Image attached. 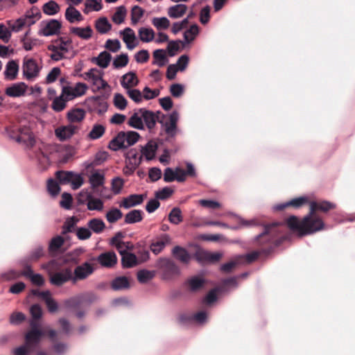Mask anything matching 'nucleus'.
<instances>
[{"label":"nucleus","mask_w":355,"mask_h":355,"mask_svg":"<svg viewBox=\"0 0 355 355\" xmlns=\"http://www.w3.org/2000/svg\"><path fill=\"white\" fill-rule=\"evenodd\" d=\"M85 112L82 108H75L67 112V118L70 123H78L84 119Z\"/></svg>","instance_id":"nucleus-39"},{"label":"nucleus","mask_w":355,"mask_h":355,"mask_svg":"<svg viewBox=\"0 0 355 355\" xmlns=\"http://www.w3.org/2000/svg\"><path fill=\"white\" fill-rule=\"evenodd\" d=\"M95 28L101 34H105L111 30L112 24L106 17H103L96 21Z\"/></svg>","instance_id":"nucleus-43"},{"label":"nucleus","mask_w":355,"mask_h":355,"mask_svg":"<svg viewBox=\"0 0 355 355\" xmlns=\"http://www.w3.org/2000/svg\"><path fill=\"white\" fill-rule=\"evenodd\" d=\"M119 33L123 35V41L125 43L128 49L132 50L137 46L136 35L132 28L127 27L120 31Z\"/></svg>","instance_id":"nucleus-23"},{"label":"nucleus","mask_w":355,"mask_h":355,"mask_svg":"<svg viewBox=\"0 0 355 355\" xmlns=\"http://www.w3.org/2000/svg\"><path fill=\"white\" fill-rule=\"evenodd\" d=\"M62 266L60 261L52 259L42 266L49 275V282L58 287L68 282L73 283L72 269L70 267L62 268Z\"/></svg>","instance_id":"nucleus-2"},{"label":"nucleus","mask_w":355,"mask_h":355,"mask_svg":"<svg viewBox=\"0 0 355 355\" xmlns=\"http://www.w3.org/2000/svg\"><path fill=\"white\" fill-rule=\"evenodd\" d=\"M168 220L173 225H178L183 220L182 211L179 207H173L168 214Z\"/></svg>","instance_id":"nucleus-55"},{"label":"nucleus","mask_w":355,"mask_h":355,"mask_svg":"<svg viewBox=\"0 0 355 355\" xmlns=\"http://www.w3.org/2000/svg\"><path fill=\"white\" fill-rule=\"evenodd\" d=\"M108 148L113 151H117L122 148H127L126 142L124 137V132H119L109 143Z\"/></svg>","instance_id":"nucleus-30"},{"label":"nucleus","mask_w":355,"mask_h":355,"mask_svg":"<svg viewBox=\"0 0 355 355\" xmlns=\"http://www.w3.org/2000/svg\"><path fill=\"white\" fill-rule=\"evenodd\" d=\"M187 10V6L183 3H179L171 6L168 9V15L172 19H178L182 17Z\"/></svg>","instance_id":"nucleus-35"},{"label":"nucleus","mask_w":355,"mask_h":355,"mask_svg":"<svg viewBox=\"0 0 355 355\" xmlns=\"http://www.w3.org/2000/svg\"><path fill=\"white\" fill-rule=\"evenodd\" d=\"M157 149V144L155 141H150L141 150V155L145 157L147 160L153 159L155 156Z\"/></svg>","instance_id":"nucleus-37"},{"label":"nucleus","mask_w":355,"mask_h":355,"mask_svg":"<svg viewBox=\"0 0 355 355\" xmlns=\"http://www.w3.org/2000/svg\"><path fill=\"white\" fill-rule=\"evenodd\" d=\"M143 211L140 209H133L128 211L124 216V223L135 224L141 222L143 220Z\"/></svg>","instance_id":"nucleus-33"},{"label":"nucleus","mask_w":355,"mask_h":355,"mask_svg":"<svg viewBox=\"0 0 355 355\" xmlns=\"http://www.w3.org/2000/svg\"><path fill=\"white\" fill-rule=\"evenodd\" d=\"M162 279L171 281L181 275L180 267L175 262L167 257H160L155 265Z\"/></svg>","instance_id":"nucleus-5"},{"label":"nucleus","mask_w":355,"mask_h":355,"mask_svg":"<svg viewBox=\"0 0 355 355\" xmlns=\"http://www.w3.org/2000/svg\"><path fill=\"white\" fill-rule=\"evenodd\" d=\"M86 84L77 83L73 87L64 85L62 87V94L65 95L67 100L72 101L78 97L83 96L87 91Z\"/></svg>","instance_id":"nucleus-14"},{"label":"nucleus","mask_w":355,"mask_h":355,"mask_svg":"<svg viewBox=\"0 0 355 355\" xmlns=\"http://www.w3.org/2000/svg\"><path fill=\"white\" fill-rule=\"evenodd\" d=\"M78 128L73 124L60 126L55 130V135L60 141L70 139L76 132Z\"/></svg>","instance_id":"nucleus-20"},{"label":"nucleus","mask_w":355,"mask_h":355,"mask_svg":"<svg viewBox=\"0 0 355 355\" xmlns=\"http://www.w3.org/2000/svg\"><path fill=\"white\" fill-rule=\"evenodd\" d=\"M28 85L24 82H19L12 84L5 90L6 96L12 98H18L24 96L26 93Z\"/></svg>","instance_id":"nucleus-19"},{"label":"nucleus","mask_w":355,"mask_h":355,"mask_svg":"<svg viewBox=\"0 0 355 355\" xmlns=\"http://www.w3.org/2000/svg\"><path fill=\"white\" fill-rule=\"evenodd\" d=\"M64 240L62 236L53 237L49 242V251L50 253L55 252L63 245Z\"/></svg>","instance_id":"nucleus-56"},{"label":"nucleus","mask_w":355,"mask_h":355,"mask_svg":"<svg viewBox=\"0 0 355 355\" xmlns=\"http://www.w3.org/2000/svg\"><path fill=\"white\" fill-rule=\"evenodd\" d=\"M105 175L99 171H95L91 173L89 177V183L94 193L102 198L107 199L110 198V196H107L105 192L108 191V189L105 187Z\"/></svg>","instance_id":"nucleus-8"},{"label":"nucleus","mask_w":355,"mask_h":355,"mask_svg":"<svg viewBox=\"0 0 355 355\" xmlns=\"http://www.w3.org/2000/svg\"><path fill=\"white\" fill-rule=\"evenodd\" d=\"M78 202L80 204H86L89 211H101L104 208V202L98 198H94L93 194L87 190H82L79 193Z\"/></svg>","instance_id":"nucleus-10"},{"label":"nucleus","mask_w":355,"mask_h":355,"mask_svg":"<svg viewBox=\"0 0 355 355\" xmlns=\"http://www.w3.org/2000/svg\"><path fill=\"white\" fill-rule=\"evenodd\" d=\"M64 16L66 19L71 24L81 21L83 19V17L80 11L71 6H69L66 9Z\"/></svg>","instance_id":"nucleus-34"},{"label":"nucleus","mask_w":355,"mask_h":355,"mask_svg":"<svg viewBox=\"0 0 355 355\" xmlns=\"http://www.w3.org/2000/svg\"><path fill=\"white\" fill-rule=\"evenodd\" d=\"M122 217H123L122 211L116 207H112L107 211V213L105 214L106 220L110 223H115L119 220H120Z\"/></svg>","instance_id":"nucleus-48"},{"label":"nucleus","mask_w":355,"mask_h":355,"mask_svg":"<svg viewBox=\"0 0 355 355\" xmlns=\"http://www.w3.org/2000/svg\"><path fill=\"white\" fill-rule=\"evenodd\" d=\"M171 254L177 261L184 264H188L191 259L188 250L179 245H176L172 249Z\"/></svg>","instance_id":"nucleus-26"},{"label":"nucleus","mask_w":355,"mask_h":355,"mask_svg":"<svg viewBox=\"0 0 355 355\" xmlns=\"http://www.w3.org/2000/svg\"><path fill=\"white\" fill-rule=\"evenodd\" d=\"M308 202V198L306 196H300L293 198L289 201L275 205L272 207L274 211H282L284 208L292 206L294 208H300Z\"/></svg>","instance_id":"nucleus-21"},{"label":"nucleus","mask_w":355,"mask_h":355,"mask_svg":"<svg viewBox=\"0 0 355 355\" xmlns=\"http://www.w3.org/2000/svg\"><path fill=\"white\" fill-rule=\"evenodd\" d=\"M153 64L162 67L168 62V59L164 49H157L153 52Z\"/></svg>","instance_id":"nucleus-40"},{"label":"nucleus","mask_w":355,"mask_h":355,"mask_svg":"<svg viewBox=\"0 0 355 355\" xmlns=\"http://www.w3.org/2000/svg\"><path fill=\"white\" fill-rule=\"evenodd\" d=\"M42 68L35 60L25 58L22 64L23 76L27 80L33 81L39 76Z\"/></svg>","instance_id":"nucleus-11"},{"label":"nucleus","mask_w":355,"mask_h":355,"mask_svg":"<svg viewBox=\"0 0 355 355\" xmlns=\"http://www.w3.org/2000/svg\"><path fill=\"white\" fill-rule=\"evenodd\" d=\"M19 64L16 60H12L7 62L3 72L4 78L8 80L16 79L19 72Z\"/></svg>","instance_id":"nucleus-29"},{"label":"nucleus","mask_w":355,"mask_h":355,"mask_svg":"<svg viewBox=\"0 0 355 355\" xmlns=\"http://www.w3.org/2000/svg\"><path fill=\"white\" fill-rule=\"evenodd\" d=\"M139 82L136 73L133 71H129L123 74L120 80L121 87L126 91L137 86Z\"/></svg>","instance_id":"nucleus-24"},{"label":"nucleus","mask_w":355,"mask_h":355,"mask_svg":"<svg viewBox=\"0 0 355 355\" xmlns=\"http://www.w3.org/2000/svg\"><path fill=\"white\" fill-rule=\"evenodd\" d=\"M155 276V271L142 269L137 272V277L138 281L141 284H145L153 279Z\"/></svg>","instance_id":"nucleus-51"},{"label":"nucleus","mask_w":355,"mask_h":355,"mask_svg":"<svg viewBox=\"0 0 355 355\" xmlns=\"http://www.w3.org/2000/svg\"><path fill=\"white\" fill-rule=\"evenodd\" d=\"M141 156H139L135 150H130L126 156V168L129 170L130 173H133L134 171L140 164Z\"/></svg>","instance_id":"nucleus-27"},{"label":"nucleus","mask_w":355,"mask_h":355,"mask_svg":"<svg viewBox=\"0 0 355 355\" xmlns=\"http://www.w3.org/2000/svg\"><path fill=\"white\" fill-rule=\"evenodd\" d=\"M73 176L72 171H58L55 173V178L59 181V183L67 184L71 180Z\"/></svg>","instance_id":"nucleus-60"},{"label":"nucleus","mask_w":355,"mask_h":355,"mask_svg":"<svg viewBox=\"0 0 355 355\" xmlns=\"http://www.w3.org/2000/svg\"><path fill=\"white\" fill-rule=\"evenodd\" d=\"M171 243V237L168 234H162L157 236L155 240L151 243L150 249L151 252L157 255L159 254L168 245Z\"/></svg>","instance_id":"nucleus-17"},{"label":"nucleus","mask_w":355,"mask_h":355,"mask_svg":"<svg viewBox=\"0 0 355 355\" xmlns=\"http://www.w3.org/2000/svg\"><path fill=\"white\" fill-rule=\"evenodd\" d=\"M117 256L113 251H107L100 254L96 257L98 263L103 268H111L117 263Z\"/></svg>","instance_id":"nucleus-18"},{"label":"nucleus","mask_w":355,"mask_h":355,"mask_svg":"<svg viewBox=\"0 0 355 355\" xmlns=\"http://www.w3.org/2000/svg\"><path fill=\"white\" fill-rule=\"evenodd\" d=\"M97 300V296L92 293L71 297L64 301V306L68 309H76L82 305L90 306Z\"/></svg>","instance_id":"nucleus-12"},{"label":"nucleus","mask_w":355,"mask_h":355,"mask_svg":"<svg viewBox=\"0 0 355 355\" xmlns=\"http://www.w3.org/2000/svg\"><path fill=\"white\" fill-rule=\"evenodd\" d=\"M128 55L126 53H121L114 58L112 65L115 69H120L125 67L128 63Z\"/></svg>","instance_id":"nucleus-61"},{"label":"nucleus","mask_w":355,"mask_h":355,"mask_svg":"<svg viewBox=\"0 0 355 355\" xmlns=\"http://www.w3.org/2000/svg\"><path fill=\"white\" fill-rule=\"evenodd\" d=\"M287 226L293 231H295L302 236V220L300 221L295 216H291L286 220Z\"/></svg>","instance_id":"nucleus-44"},{"label":"nucleus","mask_w":355,"mask_h":355,"mask_svg":"<svg viewBox=\"0 0 355 355\" xmlns=\"http://www.w3.org/2000/svg\"><path fill=\"white\" fill-rule=\"evenodd\" d=\"M71 33L79 37L80 38L88 40L92 37L93 30L90 26L87 27H71L69 29Z\"/></svg>","instance_id":"nucleus-32"},{"label":"nucleus","mask_w":355,"mask_h":355,"mask_svg":"<svg viewBox=\"0 0 355 355\" xmlns=\"http://www.w3.org/2000/svg\"><path fill=\"white\" fill-rule=\"evenodd\" d=\"M103 72L96 68L89 69L85 73L83 77L85 80L91 82L98 89H103L107 87V83L103 78Z\"/></svg>","instance_id":"nucleus-13"},{"label":"nucleus","mask_w":355,"mask_h":355,"mask_svg":"<svg viewBox=\"0 0 355 355\" xmlns=\"http://www.w3.org/2000/svg\"><path fill=\"white\" fill-rule=\"evenodd\" d=\"M112 288L114 291H119L130 287L128 279L126 277H118L114 279L111 284Z\"/></svg>","instance_id":"nucleus-45"},{"label":"nucleus","mask_w":355,"mask_h":355,"mask_svg":"<svg viewBox=\"0 0 355 355\" xmlns=\"http://www.w3.org/2000/svg\"><path fill=\"white\" fill-rule=\"evenodd\" d=\"M87 226L95 234H101L105 228L104 221L98 218H94L87 222Z\"/></svg>","instance_id":"nucleus-41"},{"label":"nucleus","mask_w":355,"mask_h":355,"mask_svg":"<svg viewBox=\"0 0 355 355\" xmlns=\"http://www.w3.org/2000/svg\"><path fill=\"white\" fill-rule=\"evenodd\" d=\"M114 105L119 110H123L127 107V100L125 98L119 93L114 95L113 98Z\"/></svg>","instance_id":"nucleus-62"},{"label":"nucleus","mask_w":355,"mask_h":355,"mask_svg":"<svg viewBox=\"0 0 355 355\" xmlns=\"http://www.w3.org/2000/svg\"><path fill=\"white\" fill-rule=\"evenodd\" d=\"M162 112H156L146 108L135 110L128 121V125L137 130H144L146 128L149 132H153L156 124L161 119Z\"/></svg>","instance_id":"nucleus-1"},{"label":"nucleus","mask_w":355,"mask_h":355,"mask_svg":"<svg viewBox=\"0 0 355 355\" xmlns=\"http://www.w3.org/2000/svg\"><path fill=\"white\" fill-rule=\"evenodd\" d=\"M105 128L103 125L94 124L89 132L88 137L92 140L98 139L105 133Z\"/></svg>","instance_id":"nucleus-57"},{"label":"nucleus","mask_w":355,"mask_h":355,"mask_svg":"<svg viewBox=\"0 0 355 355\" xmlns=\"http://www.w3.org/2000/svg\"><path fill=\"white\" fill-rule=\"evenodd\" d=\"M336 208V205L327 200L319 202L312 201L310 202L311 214H314L316 211L327 212L330 209Z\"/></svg>","instance_id":"nucleus-28"},{"label":"nucleus","mask_w":355,"mask_h":355,"mask_svg":"<svg viewBox=\"0 0 355 355\" xmlns=\"http://www.w3.org/2000/svg\"><path fill=\"white\" fill-rule=\"evenodd\" d=\"M94 271V268L92 265L87 261L76 266L74 270H72L73 284L87 279Z\"/></svg>","instance_id":"nucleus-16"},{"label":"nucleus","mask_w":355,"mask_h":355,"mask_svg":"<svg viewBox=\"0 0 355 355\" xmlns=\"http://www.w3.org/2000/svg\"><path fill=\"white\" fill-rule=\"evenodd\" d=\"M40 12L37 8H32L26 14L16 19L15 21L8 22L9 26L12 31L19 32L24 26H31L34 24L40 18Z\"/></svg>","instance_id":"nucleus-7"},{"label":"nucleus","mask_w":355,"mask_h":355,"mask_svg":"<svg viewBox=\"0 0 355 355\" xmlns=\"http://www.w3.org/2000/svg\"><path fill=\"white\" fill-rule=\"evenodd\" d=\"M152 24L158 30H166L170 26V21L166 17H154L152 19Z\"/></svg>","instance_id":"nucleus-53"},{"label":"nucleus","mask_w":355,"mask_h":355,"mask_svg":"<svg viewBox=\"0 0 355 355\" xmlns=\"http://www.w3.org/2000/svg\"><path fill=\"white\" fill-rule=\"evenodd\" d=\"M124 137L126 146H128V148L129 146L134 145L139 140L140 135L135 131L130 130L124 132Z\"/></svg>","instance_id":"nucleus-63"},{"label":"nucleus","mask_w":355,"mask_h":355,"mask_svg":"<svg viewBox=\"0 0 355 355\" xmlns=\"http://www.w3.org/2000/svg\"><path fill=\"white\" fill-rule=\"evenodd\" d=\"M68 101L69 100H67L62 92L60 96L55 97L53 100L51 107L55 112H60L66 107Z\"/></svg>","instance_id":"nucleus-42"},{"label":"nucleus","mask_w":355,"mask_h":355,"mask_svg":"<svg viewBox=\"0 0 355 355\" xmlns=\"http://www.w3.org/2000/svg\"><path fill=\"white\" fill-rule=\"evenodd\" d=\"M126 12L127 10L125 6H121L118 7L112 17V21L116 24H121L125 19Z\"/></svg>","instance_id":"nucleus-58"},{"label":"nucleus","mask_w":355,"mask_h":355,"mask_svg":"<svg viewBox=\"0 0 355 355\" xmlns=\"http://www.w3.org/2000/svg\"><path fill=\"white\" fill-rule=\"evenodd\" d=\"M17 143L24 144L27 147H33L35 145V140L32 132H28L21 133L16 137H12Z\"/></svg>","instance_id":"nucleus-36"},{"label":"nucleus","mask_w":355,"mask_h":355,"mask_svg":"<svg viewBox=\"0 0 355 355\" xmlns=\"http://www.w3.org/2000/svg\"><path fill=\"white\" fill-rule=\"evenodd\" d=\"M33 275V271L31 269V267L28 265L26 266L25 269L23 272L21 273L15 272V271H10L8 274H5L4 278L6 279H15L17 278L19 276L22 275L26 277L30 278V277Z\"/></svg>","instance_id":"nucleus-54"},{"label":"nucleus","mask_w":355,"mask_h":355,"mask_svg":"<svg viewBox=\"0 0 355 355\" xmlns=\"http://www.w3.org/2000/svg\"><path fill=\"white\" fill-rule=\"evenodd\" d=\"M112 60V55L110 53L106 51H102L99 53L97 57H94L92 59V62L97 64L102 69L107 68Z\"/></svg>","instance_id":"nucleus-31"},{"label":"nucleus","mask_w":355,"mask_h":355,"mask_svg":"<svg viewBox=\"0 0 355 355\" xmlns=\"http://www.w3.org/2000/svg\"><path fill=\"white\" fill-rule=\"evenodd\" d=\"M205 282V279L199 276H193L187 280V284L191 291H196L202 288Z\"/></svg>","instance_id":"nucleus-50"},{"label":"nucleus","mask_w":355,"mask_h":355,"mask_svg":"<svg viewBox=\"0 0 355 355\" xmlns=\"http://www.w3.org/2000/svg\"><path fill=\"white\" fill-rule=\"evenodd\" d=\"M102 0H86L85 2L84 13L88 14L90 11H99L102 9Z\"/></svg>","instance_id":"nucleus-52"},{"label":"nucleus","mask_w":355,"mask_h":355,"mask_svg":"<svg viewBox=\"0 0 355 355\" xmlns=\"http://www.w3.org/2000/svg\"><path fill=\"white\" fill-rule=\"evenodd\" d=\"M48 50L52 51L50 58L53 61H60L65 55L73 50L72 40L69 37H59L48 46Z\"/></svg>","instance_id":"nucleus-6"},{"label":"nucleus","mask_w":355,"mask_h":355,"mask_svg":"<svg viewBox=\"0 0 355 355\" xmlns=\"http://www.w3.org/2000/svg\"><path fill=\"white\" fill-rule=\"evenodd\" d=\"M61 27V22L57 19H51L42 21L39 34L46 37L58 35L60 31Z\"/></svg>","instance_id":"nucleus-15"},{"label":"nucleus","mask_w":355,"mask_h":355,"mask_svg":"<svg viewBox=\"0 0 355 355\" xmlns=\"http://www.w3.org/2000/svg\"><path fill=\"white\" fill-rule=\"evenodd\" d=\"M324 227V223L322 219L314 214L309 213L302 219V235H308L322 230Z\"/></svg>","instance_id":"nucleus-9"},{"label":"nucleus","mask_w":355,"mask_h":355,"mask_svg":"<svg viewBox=\"0 0 355 355\" xmlns=\"http://www.w3.org/2000/svg\"><path fill=\"white\" fill-rule=\"evenodd\" d=\"M180 40L169 41L167 45V52L169 56L173 57L180 49Z\"/></svg>","instance_id":"nucleus-64"},{"label":"nucleus","mask_w":355,"mask_h":355,"mask_svg":"<svg viewBox=\"0 0 355 355\" xmlns=\"http://www.w3.org/2000/svg\"><path fill=\"white\" fill-rule=\"evenodd\" d=\"M60 7L55 1L51 0L42 6V10L47 15H55L60 12Z\"/></svg>","instance_id":"nucleus-46"},{"label":"nucleus","mask_w":355,"mask_h":355,"mask_svg":"<svg viewBox=\"0 0 355 355\" xmlns=\"http://www.w3.org/2000/svg\"><path fill=\"white\" fill-rule=\"evenodd\" d=\"M139 39L144 42H149L153 40L155 32L150 28L141 27L138 31Z\"/></svg>","instance_id":"nucleus-49"},{"label":"nucleus","mask_w":355,"mask_h":355,"mask_svg":"<svg viewBox=\"0 0 355 355\" xmlns=\"http://www.w3.org/2000/svg\"><path fill=\"white\" fill-rule=\"evenodd\" d=\"M282 224L280 223H272L267 225L264 227L263 231L257 235L255 238L260 244L268 243L270 246L268 250H263L264 253H269L273 248L278 246L281 241L278 237L279 234L281 232Z\"/></svg>","instance_id":"nucleus-4"},{"label":"nucleus","mask_w":355,"mask_h":355,"mask_svg":"<svg viewBox=\"0 0 355 355\" xmlns=\"http://www.w3.org/2000/svg\"><path fill=\"white\" fill-rule=\"evenodd\" d=\"M144 200V197L141 194H132L124 198L121 202L119 207L125 209L141 205Z\"/></svg>","instance_id":"nucleus-25"},{"label":"nucleus","mask_w":355,"mask_h":355,"mask_svg":"<svg viewBox=\"0 0 355 355\" xmlns=\"http://www.w3.org/2000/svg\"><path fill=\"white\" fill-rule=\"evenodd\" d=\"M243 256H235L232 260L220 266V269L225 273L230 272L234 268L239 264H242Z\"/></svg>","instance_id":"nucleus-47"},{"label":"nucleus","mask_w":355,"mask_h":355,"mask_svg":"<svg viewBox=\"0 0 355 355\" xmlns=\"http://www.w3.org/2000/svg\"><path fill=\"white\" fill-rule=\"evenodd\" d=\"M199 33L198 25L193 24L184 33V40L185 42L190 43L192 42Z\"/></svg>","instance_id":"nucleus-59"},{"label":"nucleus","mask_w":355,"mask_h":355,"mask_svg":"<svg viewBox=\"0 0 355 355\" xmlns=\"http://www.w3.org/2000/svg\"><path fill=\"white\" fill-rule=\"evenodd\" d=\"M123 268H130L138 265V259L136 254L128 252L121 256Z\"/></svg>","instance_id":"nucleus-38"},{"label":"nucleus","mask_w":355,"mask_h":355,"mask_svg":"<svg viewBox=\"0 0 355 355\" xmlns=\"http://www.w3.org/2000/svg\"><path fill=\"white\" fill-rule=\"evenodd\" d=\"M44 334V333L42 330L31 329L26 334L25 345L33 350L39 344Z\"/></svg>","instance_id":"nucleus-22"},{"label":"nucleus","mask_w":355,"mask_h":355,"mask_svg":"<svg viewBox=\"0 0 355 355\" xmlns=\"http://www.w3.org/2000/svg\"><path fill=\"white\" fill-rule=\"evenodd\" d=\"M180 119V114L178 111L173 110L169 114H162L159 123L161 126L160 134L166 136V141L174 140L180 130L178 128V123Z\"/></svg>","instance_id":"nucleus-3"}]
</instances>
